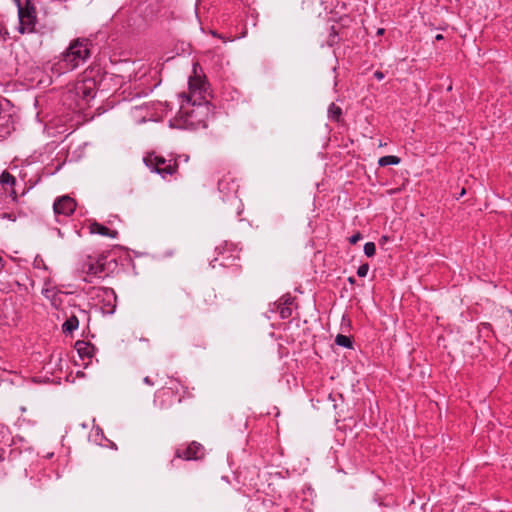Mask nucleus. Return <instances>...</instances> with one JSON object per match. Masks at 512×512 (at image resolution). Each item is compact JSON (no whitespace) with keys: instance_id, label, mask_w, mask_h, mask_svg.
Segmentation results:
<instances>
[{"instance_id":"11","label":"nucleus","mask_w":512,"mask_h":512,"mask_svg":"<svg viewBox=\"0 0 512 512\" xmlns=\"http://www.w3.org/2000/svg\"><path fill=\"white\" fill-rule=\"evenodd\" d=\"M89 228L91 233L99 234L101 236L109 238H116L118 235V232L116 230H111L98 222L91 223Z\"/></svg>"},{"instance_id":"24","label":"nucleus","mask_w":512,"mask_h":512,"mask_svg":"<svg viewBox=\"0 0 512 512\" xmlns=\"http://www.w3.org/2000/svg\"><path fill=\"white\" fill-rule=\"evenodd\" d=\"M362 239V234L357 232L355 233L354 235H352L350 238H349V242L351 244H356L359 240Z\"/></svg>"},{"instance_id":"17","label":"nucleus","mask_w":512,"mask_h":512,"mask_svg":"<svg viewBox=\"0 0 512 512\" xmlns=\"http://www.w3.org/2000/svg\"><path fill=\"white\" fill-rule=\"evenodd\" d=\"M335 343L338 346H341L344 348H352L353 347V341L351 340V338L346 335H343V334H338L335 337Z\"/></svg>"},{"instance_id":"1","label":"nucleus","mask_w":512,"mask_h":512,"mask_svg":"<svg viewBox=\"0 0 512 512\" xmlns=\"http://www.w3.org/2000/svg\"><path fill=\"white\" fill-rule=\"evenodd\" d=\"M198 68L199 65L197 63L193 65V75H191L188 80V93L180 94V97L183 99L180 110L191 120L197 118V114H199L201 110H203L205 114L208 111V84L205 80V76L198 74Z\"/></svg>"},{"instance_id":"4","label":"nucleus","mask_w":512,"mask_h":512,"mask_svg":"<svg viewBox=\"0 0 512 512\" xmlns=\"http://www.w3.org/2000/svg\"><path fill=\"white\" fill-rule=\"evenodd\" d=\"M18 8V32L33 33L37 24L36 8L30 0H15Z\"/></svg>"},{"instance_id":"23","label":"nucleus","mask_w":512,"mask_h":512,"mask_svg":"<svg viewBox=\"0 0 512 512\" xmlns=\"http://www.w3.org/2000/svg\"><path fill=\"white\" fill-rule=\"evenodd\" d=\"M216 295L213 292H208L204 298L206 304L212 305L215 301Z\"/></svg>"},{"instance_id":"34","label":"nucleus","mask_w":512,"mask_h":512,"mask_svg":"<svg viewBox=\"0 0 512 512\" xmlns=\"http://www.w3.org/2000/svg\"><path fill=\"white\" fill-rule=\"evenodd\" d=\"M21 411L25 412V411H26V408H25V407H22V408H21Z\"/></svg>"},{"instance_id":"33","label":"nucleus","mask_w":512,"mask_h":512,"mask_svg":"<svg viewBox=\"0 0 512 512\" xmlns=\"http://www.w3.org/2000/svg\"><path fill=\"white\" fill-rule=\"evenodd\" d=\"M175 459L171 460V465L174 466Z\"/></svg>"},{"instance_id":"9","label":"nucleus","mask_w":512,"mask_h":512,"mask_svg":"<svg viewBox=\"0 0 512 512\" xmlns=\"http://www.w3.org/2000/svg\"><path fill=\"white\" fill-rule=\"evenodd\" d=\"M82 271L89 277H101L104 271V262L100 259L94 260L89 257L83 264Z\"/></svg>"},{"instance_id":"2","label":"nucleus","mask_w":512,"mask_h":512,"mask_svg":"<svg viewBox=\"0 0 512 512\" xmlns=\"http://www.w3.org/2000/svg\"><path fill=\"white\" fill-rule=\"evenodd\" d=\"M92 43L87 38L73 40L52 67L58 75L72 71L83 65L90 57Z\"/></svg>"},{"instance_id":"15","label":"nucleus","mask_w":512,"mask_h":512,"mask_svg":"<svg viewBox=\"0 0 512 512\" xmlns=\"http://www.w3.org/2000/svg\"><path fill=\"white\" fill-rule=\"evenodd\" d=\"M342 115V110L339 106L334 103H331L328 108V118L330 120L338 122Z\"/></svg>"},{"instance_id":"18","label":"nucleus","mask_w":512,"mask_h":512,"mask_svg":"<svg viewBox=\"0 0 512 512\" xmlns=\"http://www.w3.org/2000/svg\"><path fill=\"white\" fill-rule=\"evenodd\" d=\"M16 183V178L8 171H3L0 175V184L2 186L9 185L13 186Z\"/></svg>"},{"instance_id":"22","label":"nucleus","mask_w":512,"mask_h":512,"mask_svg":"<svg viewBox=\"0 0 512 512\" xmlns=\"http://www.w3.org/2000/svg\"><path fill=\"white\" fill-rule=\"evenodd\" d=\"M368 271H369V264L368 263H364L362 265H360L357 269V275L359 277H366L367 274H368Z\"/></svg>"},{"instance_id":"29","label":"nucleus","mask_w":512,"mask_h":512,"mask_svg":"<svg viewBox=\"0 0 512 512\" xmlns=\"http://www.w3.org/2000/svg\"><path fill=\"white\" fill-rule=\"evenodd\" d=\"M443 39V36L441 34H437L435 36V40L439 41V40H442Z\"/></svg>"},{"instance_id":"6","label":"nucleus","mask_w":512,"mask_h":512,"mask_svg":"<svg viewBox=\"0 0 512 512\" xmlns=\"http://www.w3.org/2000/svg\"><path fill=\"white\" fill-rule=\"evenodd\" d=\"M204 455V447L198 442H191L187 446H180L176 449L175 459L198 460Z\"/></svg>"},{"instance_id":"12","label":"nucleus","mask_w":512,"mask_h":512,"mask_svg":"<svg viewBox=\"0 0 512 512\" xmlns=\"http://www.w3.org/2000/svg\"><path fill=\"white\" fill-rule=\"evenodd\" d=\"M75 348L81 358H91L95 353L94 345L85 341H77Z\"/></svg>"},{"instance_id":"10","label":"nucleus","mask_w":512,"mask_h":512,"mask_svg":"<svg viewBox=\"0 0 512 512\" xmlns=\"http://www.w3.org/2000/svg\"><path fill=\"white\" fill-rule=\"evenodd\" d=\"M294 301V298H292L290 295H285L280 298L279 300V315L282 319H287L292 315V309L291 305Z\"/></svg>"},{"instance_id":"5","label":"nucleus","mask_w":512,"mask_h":512,"mask_svg":"<svg viewBox=\"0 0 512 512\" xmlns=\"http://www.w3.org/2000/svg\"><path fill=\"white\" fill-rule=\"evenodd\" d=\"M69 94H74L78 98L77 105L82 108L83 104H88L96 95V83L92 78H86L78 81L73 90L69 91Z\"/></svg>"},{"instance_id":"27","label":"nucleus","mask_w":512,"mask_h":512,"mask_svg":"<svg viewBox=\"0 0 512 512\" xmlns=\"http://www.w3.org/2000/svg\"><path fill=\"white\" fill-rule=\"evenodd\" d=\"M10 195L14 200L17 198V194L14 190L11 191Z\"/></svg>"},{"instance_id":"7","label":"nucleus","mask_w":512,"mask_h":512,"mask_svg":"<svg viewBox=\"0 0 512 512\" xmlns=\"http://www.w3.org/2000/svg\"><path fill=\"white\" fill-rule=\"evenodd\" d=\"M76 202L68 195L61 196L54 201L53 210L57 216L68 217L74 213Z\"/></svg>"},{"instance_id":"30","label":"nucleus","mask_w":512,"mask_h":512,"mask_svg":"<svg viewBox=\"0 0 512 512\" xmlns=\"http://www.w3.org/2000/svg\"><path fill=\"white\" fill-rule=\"evenodd\" d=\"M383 32H384L383 28L378 29V34H383Z\"/></svg>"},{"instance_id":"14","label":"nucleus","mask_w":512,"mask_h":512,"mask_svg":"<svg viewBox=\"0 0 512 512\" xmlns=\"http://www.w3.org/2000/svg\"><path fill=\"white\" fill-rule=\"evenodd\" d=\"M79 327V319L75 314H71L62 324V332L64 334H72Z\"/></svg>"},{"instance_id":"13","label":"nucleus","mask_w":512,"mask_h":512,"mask_svg":"<svg viewBox=\"0 0 512 512\" xmlns=\"http://www.w3.org/2000/svg\"><path fill=\"white\" fill-rule=\"evenodd\" d=\"M236 184L231 177H223L218 180V189L221 193L229 194L236 191Z\"/></svg>"},{"instance_id":"20","label":"nucleus","mask_w":512,"mask_h":512,"mask_svg":"<svg viewBox=\"0 0 512 512\" xmlns=\"http://www.w3.org/2000/svg\"><path fill=\"white\" fill-rule=\"evenodd\" d=\"M10 440V430L7 426L0 424V445L7 444Z\"/></svg>"},{"instance_id":"16","label":"nucleus","mask_w":512,"mask_h":512,"mask_svg":"<svg viewBox=\"0 0 512 512\" xmlns=\"http://www.w3.org/2000/svg\"><path fill=\"white\" fill-rule=\"evenodd\" d=\"M400 158L394 155L383 156L378 160L379 166L385 167L389 165H397L400 163Z\"/></svg>"},{"instance_id":"28","label":"nucleus","mask_w":512,"mask_h":512,"mask_svg":"<svg viewBox=\"0 0 512 512\" xmlns=\"http://www.w3.org/2000/svg\"><path fill=\"white\" fill-rule=\"evenodd\" d=\"M198 308H199L201 311H203V312H205V311H207V310H208V309H207V307H205V306H203V305H199V306H198Z\"/></svg>"},{"instance_id":"32","label":"nucleus","mask_w":512,"mask_h":512,"mask_svg":"<svg viewBox=\"0 0 512 512\" xmlns=\"http://www.w3.org/2000/svg\"><path fill=\"white\" fill-rule=\"evenodd\" d=\"M79 312L82 313V314L86 313L85 310H81V309H79Z\"/></svg>"},{"instance_id":"21","label":"nucleus","mask_w":512,"mask_h":512,"mask_svg":"<svg viewBox=\"0 0 512 512\" xmlns=\"http://www.w3.org/2000/svg\"><path fill=\"white\" fill-rule=\"evenodd\" d=\"M376 253V246L373 242H367L364 245V254L367 257H373Z\"/></svg>"},{"instance_id":"19","label":"nucleus","mask_w":512,"mask_h":512,"mask_svg":"<svg viewBox=\"0 0 512 512\" xmlns=\"http://www.w3.org/2000/svg\"><path fill=\"white\" fill-rule=\"evenodd\" d=\"M338 41H339L338 31H337L336 27L333 25L330 27V33H329V36L327 39V44H328V46L332 47L335 44H337Z\"/></svg>"},{"instance_id":"8","label":"nucleus","mask_w":512,"mask_h":512,"mask_svg":"<svg viewBox=\"0 0 512 512\" xmlns=\"http://www.w3.org/2000/svg\"><path fill=\"white\" fill-rule=\"evenodd\" d=\"M96 296L98 298L102 297L105 301L103 309L107 313H113L116 307L117 296L115 291L112 288L101 287L97 289Z\"/></svg>"},{"instance_id":"25","label":"nucleus","mask_w":512,"mask_h":512,"mask_svg":"<svg viewBox=\"0 0 512 512\" xmlns=\"http://www.w3.org/2000/svg\"><path fill=\"white\" fill-rule=\"evenodd\" d=\"M374 77L378 80V81H381L382 79H384V73L377 70L374 72Z\"/></svg>"},{"instance_id":"3","label":"nucleus","mask_w":512,"mask_h":512,"mask_svg":"<svg viewBox=\"0 0 512 512\" xmlns=\"http://www.w3.org/2000/svg\"><path fill=\"white\" fill-rule=\"evenodd\" d=\"M143 163L151 172L157 173L164 180L174 176L178 171L176 158L166 159L155 152L147 153L143 157Z\"/></svg>"},{"instance_id":"26","label":"nucleus","mask_w":512,"mask_h":512,"mask_svg":"<svg viewBox=\"0 0 512 512\" xmlns=\"http://www.w3.org/2000/svg\"><path fill=\"white\" fill-rule=\"evenodd\" d=\"M143 382H144L145 384L149 385V386H153V385H154V382H153V381L151 380V378H150V377H148V376L144 377Z\"/></svg>"},{"instance_id":"31","label":"nucleus","mask_w":512,"mask_h":512,"mask_svg":"<svg viewBox=\"0 0 512 512\" xmlns=\"http://www.w3.org/2000/svg\"><path fill=\"white\" fill-rule=\"evenodd\" d=\"M348 281H349L350 283H354V278H353V277H349V278H348Z\"/></svg>"}]
</instances>
